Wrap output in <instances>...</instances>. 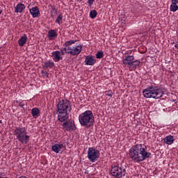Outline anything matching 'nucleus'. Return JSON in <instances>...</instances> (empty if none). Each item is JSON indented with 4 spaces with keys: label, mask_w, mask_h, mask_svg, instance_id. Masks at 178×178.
Here are the masks:
<instances>
[{
    "label": "nucleus",
    "mask_w": 178,
    "mask_h": 178,
    "mask_svg": "<svg viewBox=\"0 0 178 178\" xmlns=\"http://www.w3.org/2000/svg\"><path fill=\"white\" fill-rule=\"evenodd\" d=\"M129 158L134 162H143L151 156V153L147 151V146L144 144L134 145L129 152Z\"/></svg>",
    "instance_id": "f257e3e1"
},
{
    "label": "nucleus",
    "mask_w": 178,
    "mask_h": 178,
    "mask_svg": "<svg viewBox=\"0 0 178 178\" xmlns=\"http://www.w3.org/2000/svg\"><path fill=\"white\" fill-rule=\"evenodd\" d=\"M72 111L70 101L67 99L60 100L56 106V113L59 122H66L69 119V114Z\"/></svg>",
    "instance_id": "f03ea898"
},
{
    "label": "nucleus",
    "mask_w": 178,
    "mask_h": 178,
    "mask_svg": "<svg viewBox=\"0 0 178 178\" xmlns=\"http://www.w3.org/2000/svg\"><path fill=\"white\" fill-rule=\"evenodd\" d=\"M79 123L81 126L89 129L94 125V114L91 111H86L79 116Z\"/></svg>",
    "instance_id": "7ed1b4c3"
},
{
    "label": "nucleus",
    "mask_w": 178,
    "mask_h": 178,
    "mask_svg": "<svg viewBox=\"0 0 178 178\" xmlns=\"http://www.w3.org/2000/svg\"><path fill=\"white\" fill-rule=\"evenodd\" d=\"M14 136L21 144H27L30 141V136L27 135L26 127H17L14 130Z\"/></svg>",
    "instance_id": "20e7f679"
},
{
    "label": "nucleus",
    "mask_w": 178,
    "mask_h": 178,
    "mask_svg": "<svg viewBox=\"0 0 178 178\" xmlns=\"http://www.w3.org/2000/svg\"><path fill=\"white\" fill-rule=\"evenodd\" d=\"M143 97L145 98H154V99H159L163 95L162 89L158 87H149L143 91Z\"/></svg>",
    "instance_id": "39448f33"
},
{
    "label": "nucleus",
    "mask_w": 178,
    "mask_h": 178,
    "mask_svg": "<svg viewBox=\"0 0 178 178\" xmlns=\"http://www.w3.org/2000/svg\"><path fill=\"white\" fill-rule=\"evenodd\" d=\"M111 173L113 177L121 178L123 176H126V169L113 165L111 166Z\"/></svg>",
    "instance_id": "423d86ee"
},
{
    "label": "nucleus",
    "mask_w": 178,
    "mask_h": 178,
    "mask_svg": "<svg viewBox=\"0 0 178 178\" xmlns=\"http://www.w3.org/2000/svg\"><path fill=\"white\" fill-rule=\"evenodd\" d=\"M99 151L94 147H89L88 149V159L90 162H97L99 159Z\"/></svg>",
    "instance_id": "0eeeda50"
},
{
    "label": "nucleus",
    "mask_w": 178,
    "mask_h": 178,
    "mask_svg": "<svg viewBox=\"0 0 178 178\" xmlns=\"http://www.w3.org/2000/svg\"><path fill=\"white\" fill-rule=\"evenodd\" d=\"M83 49V46L81 44L76 45L73 47H66L64 48V51L67 52V54H70L72 55V56H76L79 55Z\"/></svg>",
    "instance_id": "6e6552de"
},
{
    "label": "nucleus",
    "mask_w": 178,
    "mask_h": 178,
    "mask_svg": "<svg viewBox=\"0 0 178 178\" xmlns=\"http://www.w3.org/2000/svg\"><path fill=\"white\" fill-rule=\"evenodd\" d=\"M63 123V129L66 131H72L73 130H76V124H74V121L72 120H65L64 122H61Z\"/></svg>",
    "instance_id": "1a4fd4ad"
},
{
    "label": "nucleus",
    "mask_w": 178,
    "mask_h": 178,
    "mask_svg": "<svg viewBox=\"0 0 178 178\" xmlns=\"http://www.w3.org/2000/svg\"><path fill=\"white\" fill-rule=\"evenodd\" d=\"M96 63L97 60L95 59V57L91 55L86 56L85 65H87L88 66H94Z\"/></svg>",
    "instance_id": "9d476101"
},
{
    "label": "nucleus",
    "mask_w": 178,
    "mask_h": 178,
    "mask_svg": "<svg viewBox=\"0 0 178 178\" xmlns=\"http://www.w3.org/2000/svg\"><path fill=\"white\" fill-rule=\"evenodd\" d=\"M133 60H134V56H126L122 59V63L124 65H126V66H130Z\"/></svg>",
    "instance_id": "9b49d317"
},
{
    "label": "nucleus",
    "mask_w": 178,
    "mask_h": 178,
    "mask_svg": "<svg viewBox=\"0 0 178 178\" xmlns=\"http://www.w3.org/2000/svg\"><path fill=\"white\" fill-rule=\"evenodd\" d=\"M29 12L33 18L38 17L40 15V10L38 6L33 7L29 9Z\"/></svg>",
    "instance_id": "f8f14e48"
},
{
    "label": "nucleus",
    "mask_w": 178,
    "mask_h": 178,
    "mask_svg": "<svg viewBox=\"0 0 178 178\" xmlns=\"http://www.w3.org/2000/svg\"><path fill=\"white\" fill-rule=\"evenodd\" d=\"M163 141L164 144H167V145H172V144H173L175 142V138H173V136L169 135L164 138Z\"/></svg>",
    "instance_id": "ddd939ff"
},
{
    "label": "nucleus",
    "mask_w": 178,
    "mask_h": 178,
    "mask_svg": "<svg viewBox=\"0 0 178 178\" xmlns=\"http://www.w3.org/2000/svg\"><path fill=\"white\" fill-rule=\"evenodd\" d=\"M24 9H26V6L22 3H19L15 8V13H23V12H24Z\"/></svg>",
    "instance_id": "4468645a"
},
{
    "label": "nucleus",
    "mask_w": 178,
    "mask_h": 178,
    "mask_svg": "<svg viewBox=\"0 0 178 178\" xmlns=\"http://www.w3.org/2000/svg\"><path fill=\"white\" fill-rule=\"evenodd\" d=\"M52 57L54 62H59L60 59H62V56L60 55V51H56L54 52H52Z\"/></svg>",
    "instance_id": "2eb2a0df"
},
{
    "label": "nucleus",
    "mask_w": 178,
    "mask_h": 178,
    "mask_svg": "<svg viewBox=\"0 0 178 178\" xmlns=\"http://www.w3.org/2000/svg\"><path fill=\"white\" fill-rule=\"evenodd\" d=\"M62 148H63V144H55L52 146L51 149L54 152H56V154H59Z\"/></svg>",
    "instance_id": "dca6fc26"
},
{
    "label": "nucleus",
    "mask_w": 178,
    "mask_h": 178,
    "mask_svg": "<svg viewBox=\"0 0 178 178\" xmlns=\"http://www.w3.org/2000/svg\"><path fill=\"white\" fill-rule=\"evenodd\" d=\"M140 63H141L140 60H133L129 66V69H131V67L133 70H136V69L138 68Z\"/></svg>",
    "instance_id": "f3484780"
},
{
    "label": "nucleus",
    "mask_w": 178,
    "mask_h": 178,
    "mask_svg": "<svg viewBox=\"0 0 178 178\" xmlns=\"http://www.w3.org/2000/svg\"><path fill=\"white\" fill-rule=\"evenodd\" d=\"M27 42V35H24L22 37H21L20 39L18 40V45L19 47H24V44Z\"/></svg>",
    "instance_id": "a211bd4d"
},
{
    "label": "nucleus",
    "mask_w": 178,
    "mask_h": 178,
    "mask_svg": "<svg viewBox=\"0 0 178 178\" xmlns=\"http://www.w3.org/2000/svg\"><path fill=\"white\" fill-rule=\"evenodd\" d=\"M55 66V63L52 60H48L46 63H44V65H43L44 69H51Z\"/></svg>",
    "instance_id": "6ab92c4d"
},
{
    "label": "nucleus",
    "mask_w": 178,
    "mask_h": 178,
    "mask_svg": "<svg viewBox=\"0 0 178 178\" xmlns=\"http://www.w3.org/2000/svg\"><path fill=\"white\" fill-rule=\"evenodd\" d=\"M177 3H178L177 2L172 0V4L170 8V10H171V12H176L177 10H178Z\"/></svg>",
    "instance_id": "aec40b11"
},
{
    "label": "nucleus",
    "mask_w": 178,
    "mask_h": 178,
    "mask_svg": "<svg viewBox=\"0 0 178 178\" xmlns=\"http://www.w3.org/2000/svg\"><path fill=\"white\" fill-rule=\"evenodd\" d=\"M31 115L35 118H38V116L40 115V109H38V108H32Z\"/></svg>",
    "instance_id": "412c9836"
},
{
    "label": "nucleus",
    "mask_w": 178,
    "mask_h": 178,
    "mask_svg": "<svg viewBox=\"0 0 178 178\" xmlns=\"http://www.w3.org/2000/svg\"><path fill=\"white\" fill-rule=\"evenodd\" d=\"M48 35L49 38H54V37L57 36L56 31L55 30H50L48 33Z\"/></svg>",
    "instance_id": "4be33fe9"
},
{
    "label": "nucleus",
    "mask_w": 178,
    "mask_h": 178,
    "mask_svg": "<svg viewBox=\"0 0 178 178\" xmlns=\"http://www.w3.org/2000/svg\"><path fill=\"white\" fill-rule=\"evenodd\" d=\"M75 42H77V40H69L65 42V48H69L70 45L72 44H74Z\"/></svg>",
    "instance_id": "5701e85b"
},
{
    "label": "nucleus",
    "mask_w": 178,
    "mask_h": 178,
    "mask_svg": "<svg viewBox=\"0 0 178 178\" xmlns=\"http://www.w3.org/2000/svg\"><path fill=\"white\" fill-rule=\"evenodd\" d=\"M97 10H92L90 12V16L91 19H95V17H97Z\"/></svg>",
    "instance_id": "b1692460"
},
{
    "label": "nucleus",
    "mask_w": 178,
    "mask_h": 178,
    "mask_svg": "<svg viewBox=\"0 0 178 178\" xmlns=\"http://www.w3.org/2000/svg\"><path fill=\"white\" fill-rule=\"evenodd\" d=\"M57 12L58 11L56 10V8H55V7H52L51 10H50L51 17H55V16L56 15Z\"/></svg>",
    "instance_id": "393cba45"
},
{
    "label": "nucleus",
    "mask_w": 178,
    "mask_h": 178,
    "mask_svg": "<svg viewBox=\"0 0 178 178\" xmlns=\"http://www.w3.org/2000/svg\"><path fill=\"white\" fill-rule=\"evenodd\" d=\"M63 19V15H62L61 14H60V15L57 17V18H56V23H58V24H60V22H62Z\"/></svg>",
    "instance_id": "a878e982"
},
{
    "label": "nucleus",
    "mask_w": 178,
    "mask_h": 178,
    "mask_svg": "<svg viewBox=\"0 0 178 178\" xmlns=\"http://www.w3.org/2000/svg\"><path fill=\"white\" fill-rule=\"evenodd\" d=\"M96 58L97 59H101L102 58H104V52L99 51L96 54Z\"/></svg>",
    "instance_id": "bb28decb"
},
{
    "label": "nucleus",
    "mask_w": 178,
    "mask_h": 178,
    "mask_svg": "<svg viewBox=\"0 0 178 178\" xmlns=\"http://www.w3.org/2000/svg\"><path fill=\"white\" fill-rule=\"evenodd\" d=\"M42 77H48L49 76V74L47 72V71L42 70L41 72Z\"/></svg>",
    "instance_id": "cd10ccee"
},
{
    "label": "nucleus",
    "mask_w": 178,
    "mask_h": 178,
    "mask_svg": "<svg viewBox=\"0 0 178 178\" xmlns=\"http://www.w3.org/2000/svg\"><path fill=\"white\" fill-rule=\"evenodd\" d=\"M105 95H107V97H112L113 93L112 92V90H108L105 92Z\"/></svg>",
    "instance_id": "c85d7f7f"
},
{
    "label": "nucleus",
    "mask_w": 178,
    "mask_h": 178,
    "mask_svg": "<svg viewBox=\"0 0 178 178\" xmlns=\"http://www.w3.org/2000/svg\"><path fill=\"white\" fill-rule=\"evenodd\" d=\"M95 1V0H88V5H92V3H94Z\"/></svg>",
    "instance_id": "c756f323"
},
{
    "label": "nucleus",
    "mask_w": 178,
    "mask_h": 178,
    "mask_svg": "<svg viewBox=\"0 0 178 178\" xmlns=\"http://www.w3.org/2000/svg\"><path fill=\"white\" fill-rule=\"evenodd\" d=\"M19 106H20V108H23L24 104H23V103H19Z\"/></svg>",
    "instance_id": "7c9ffc66"
},
{
    "label": "nucleus",
    "mask_w": 178,
    "mask_h": 178,
    "mask_svg": "<svg viewBox=\"0 0 178 178\" xmlns=\"http://www.w3.org/2000/svg\"><path fill=\"white\" fill-rule=\"evenodd\" d=\"M19 178H27V177H26V176H21Z\"/></svg>",
    "instance_id": "2f4dec72"
},
{
    "label": "nucleus",
    "mask_w": 178,
    "mask_h": 178,
    "mask_svg": "<svg viewBox=\"0 0 178 178\" xmlns=\"http://www.w3.org/2000/svg\"><path fill=\"white\" fill-rule=\"evenodd\" d=\"M75 1H76V2H81V1L83 0H75Z\"/></svg>",
    "instance_id": "473e14b6"
},
{
    "label": "nucleus",
    "mask_w": 178,
    "mask_h": 178,
    "mask_svg": "<svg viewBox=\"0 0 178 178\" xmlns=\"http://www.w3.org/2000/svg\"><path fill=\"white\" fill-rule=\"evenodd\" d=\"M85 175H88V171H86Z\"/></svg>",
    "instance_id": "72a5a7b5"
},
{
    "label": "nucleus",
    "mask_w": 178,
    "mask_h": 178,
    "mask_svg": "<svg viewBox=\"0 0 178 178\" xmlns=\"http://www.w3.org/2000/svg\"><path fill=\"white\" fill-rule=\"evenodd\" d=\"M1 14H2V10L0 8V15H1Z\"/></svg>",
    "instance_id": "f704fd0d"
},
{
    "label": "nucleus",
    "mask_w": 178,
    "mask_h": 178,
    "mask_svg": "<svg viewBox=\"0 0 178 178\" xmlns=\"http://www.w3.org/2000/svg\"><path fill=\"white\" fill-rule=\"evenodd\" d=\"M2 123V120H0V124Z\"/></svg>",
    "instance_id": "c9c22d12"
},
{
    "label": "nucleus",
    "mask_w": 178,
    "mask_h": 178,
    "mask_svg": "<svg viewBox=\"0 0 178 178\" xmlns=\"http://www.w3.org/2000/svg\"><path fill=\"white\" fill-rule=\"evenodd\" d=\"M62 55H64L63 51H62Z\"/></svg>",
    "instance_id": "e433bc0d"
}]
</instances>
